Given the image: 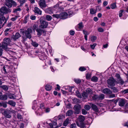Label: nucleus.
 Here are the masks:
<instances>
[{"mask_svg": "<svg viewBox=\"0 0 128 128\" xmlns=\"http://www.w3.org/2000/svg\"><path fill=\"white\" fill-rule=\"evenodd\" d=\"M12 22H8L7 25V26L8 27H11L12 26Z\"/></svg>", "mask_w": 128, "mask_h": 128, "instance_id": "obj_60", "label": "nucleus"}, {"mask_svg": "<svg viewBox=\"0 0 128 128\" xmlns=\"http://www.w3.org/2000/svg\"><path fill=\"white\" fill-rule=\"evenodd\" d=\"M30 18L32 20H34L36 19V17L34 16H30Z\"/></svg>", "mask_w": 128, "mask_h": 128, "instance_id": "obj_59", "label": "nucleus"}, {"mask_svg": "<svg viewBox=\"0 0 128 128\" xmlns=\"http://www.w3.org/2000/svg\"><path fill=\"white\" fill-rule=\"evenodd\" d=\"M73 111L72 110H69L67 112L66 114L68 116H70L72 115L73 114Z\"/></svg>", "mask_w": 128, "mask_h": 128, "instance_id": "obj_31", "label": "nucleus"}, {"mask_svg": "<svg viewBox=\"0 0 128 128\" xmlns=\"http://www.w3.org/2000/svg\"><path fill=\"white\" fill-rule=\"evenodd\" d=\"M2 88L4 90H7L8 89V88L6 86H2Z\"/></svg>", "mask_w": 128, "mask_h": 128, "instance_id": "obj_53", "label": "nucleus"}, {"mask_svg": "<svg viewBox=\"0 0 128 128\" xmlns=\"http://www.w3.org/2000/svg\"><path fill=\"white\" fill-rule=\"evenodd\" d=\"M40 25L39 26V27L42 28H46L48 25V22L44 20H40Z\"/></svg>", "mask_w": 128, "mask_h": 128, "instance_id": "obj_6", "label": "nucleus"}, {"mask_svg": "<svg viewBox=\"0 0 128 128\" xmlns=\"http://www.w3.org/2000/svg\"><path fill=\"white\" fill-rule=\"evenodd\" d=\"M6 5L9 8H11L12 6H16V3L13 0H5Z\"/></svg>", "mask_w": 128, "mask_h": 128, "instance_id": "obj_4", "label": "nucleus"}, {"mask_svg": "<svg viewBox=\"0 0 128 128\" xmlns=\"http://www.w3.org/2000/svg\"><path fill=\"white\" fill-rule=\"evenodd\" d=\"M7 20L6 19L4 16H0V24H2L3 23V22H4V23L2 25L3 26H4V24L6 23Z\"/></svg>", "mask_w": 128, "mask_h": 128, "instance_id": "obj_14", "label": "nucleus"}, {"mask_svg": "<svg viewBox=\"0 0 128 128\" xmlns=\"http://www.w3.org/2000/svg\"><path fill=\"white\" fill-rule=\"evenodd\" d=\"M92 98L93 100H98V96L96 94H94L92 96Z\"/></svg>", "mask_w": 128, "mask_h": 128, "instance_id": "obj_34", "label": "nucleus"}, {"mask_svg": "<svg viewBox=\"0 0 128 128\" xmlns=\"http://www.w3.org/2000/svg\"><path fill=\"white\" fill-rule=\"evenodd\" d=\"M91 80L94 82H96L98 80V78L95 76H94L91 79Z\"/></svg>", "mask_w": 128, "mask_h": 128, "instance_id": "obj_32", "label": "nucleus"}, {"mask_svg": "<svg viewBox=\"0 0 128 128\" xmlns=\"http://www.w3.org/2000/svg\"><path fill=\"white\" fill-rule=\"evenodd\" d=\"M21 10V9L19 8H18L14 9L13 10V12L14 13H17L18 12H20Z\"/></svg>", "mask_w": 128, "mask_h": 128, "instance_id": "obj_33", "label": "nucleus"}, {"mask_svg": "<svg viewBox=\"0 0 128 128\" xmlns=\"http://www.w3.org/2000/svg\"><path fill=\"white\" fill-rule=\"evenodd\" d=\"M10 68L8 66H4L2 69V71L4 74H7L9 72Z\"/></svg>", "mask_w": 128, "mask_h": 128, "instance_id": "obj_8", "label": "nucleus"}, {"mask_svg": "<svg viewBox=\"0 0 128 128\" xmlns=\"http://www.w3.org/2000/svg\"><path fill=\"white\" fill-rule=\"evenodd\" d=\"M3 114H4L6 118H10L11 117V115L10 114L5 110H4Z\"/></svg>", "mask_w": 128, "mask_h": 128, "instance_id": "obj_19", "label": "nucleus"}, {"mask_svg": "<svg viewBox=\"0 0 128 128\" xmlns=\"http://www.w3.org/2000/svg\"><path fill=\"white\" fill-rule=\"evenodd\" d=\"M36 30L37 32V34L39 36L41 35L42 32H44L43 30L38 28L36 29Z\"/></svg>", "mask_w": 128, "mask_h": 128, "instance_id": "obj_22", "label": "nucleus"}, {"mask_svg": "<svg viewBox=\"0 0 128 128\" xmlns=\"http://www.w3.org/2000/svg\"><path fill=\"white\" fill-rule=\"evenodd\" d=\"M26 0H20V5H22L23 4L25 3L26 1Z\"/></svg>", "mask_w": 128, "mask_h": 128, "instance_id": "obj_55", "label": "nucleus"}, {"mask_svg": "<svg viewBox=\"0 0 128 128\" xmlns=\"http://www.w3.org/2000/svg\"><path fill=\"white\" fill-rule=\"evenodd\" d=\"M0 100H7L8 98L7 96L5 94L3 95H0Z\"/></svg>", "mask_w": 128, "mask_h": 128, "instance_id": "obj_24", "label": "nucleus"}, {"mask_svg": "<svg viewBox=\"0 0 128 128\" xmlns=\"http://www.w3.org/2000/svg\"><path fill=\"white\" fill-rule=\"evenodd\" d=\"M79 70L80 71L82 72L86 70V69L84 66H81L79 68Z\"/></svg>", "mask_w": 128, "mask_h": 128, "instance_id": "obj_40", "label": "nucleus"}, {"mask_svg": "<svg viewBox=\"0 0 128 128\" xmlns=\"http://www.w3.org/2000/svg\"><path fill=\"white\" fill-rule=\"evenodd\" d=\"M104 95L103 94H100L99 96H98V100L103 99L104 98Z\"/></svg>", "mask_w": 128, "mask_h": 128, "instance_id": "obj_29", "label": "nucleus"}, {"mask_svg": "<svg viewBox=\"0 0 128 128\" xmlns=\"http://www.w3.org/2000/svg\"><path fill=\"white\" fill-rule=\"evenodd\" d=\"M86 92L88 94H89L92 91V90L90 88H88L86 90Z\"/></svg>", "mask_w": 128, "mask_h": 128, "instance_id": "obj_51", "label": "nucleus"}, {"mask_svg": "<svg viewBox=\"0 0 128 128\" xmlns=\"http://www.w3.org/2000/svg\"><path fill=\"white\" fill-rule=\"evenodd\" d=\"M11 11V9L7 8L5 7H3L0 9V14L3 15L4 14H6L10 12Z\"/></svg>", "mask_w": 128, "mask_h": 128, "instance_id": "obj_3", "label": "nucleus"}, {"mask_svg": "<svg viewBox=\"0 0 128 128\" xmlns=\"http://www.w3.org/2000/svg\"><path fill=\"white\" fill-rule=\"evenodd\" d=\"M117 84H120L121 85L124 84V81L122 80L121 78L117 79Z\"/></svg>", "mask_w": 128, "mask_h": 128, "instance_id": "obj_26", "label": "nucleus"}, {"mask_svg": "<svg viewBox=\"0 0 128 128\" xmlns=\"http://www.w3.org/2000/svg\"><path fill=\"white\" fill-rule=\"evenodd\" d=\"M84 34L85 35H88L89 34V33L86 31L84 30L83 31Z\"/></svg>", "mask_w": 128, "mask_h": 128, "instance_id": "obj_57", "label": "nucleus"}, {"mask_svg": "<svg viewBox=\"0 0 128 128\" xmlns=\"http://www.w3.org/2000/svg\"><path fill=\"white\" fill-rule=\"evenodd\" d=\"M74 81L76 83L78 84L80 83L81 82V80L79 79L74 80Z\"/></svg>", "mask_w": 128, "mask_h": 128, "instance_id": "obj_47", "label": "nucleus"}, {"mask_svg": "<svg viewBox=\"0 0 128 128\" xmlns=\"http://www.w3.org/2000/svg\"><path fill=\"white\" fill-rule=\"evenodd\" d=\"M98 31L100 32H103L104 31L103 29L101 28H99L98 29Z\"/></svg>", "mask_w": 128, "mask_h": 128, "instance_id": "obj_48", "label": "nucleus"}, {"mask_svg": "<svg viewBox=\"0 0 128 128\" xmlns=\"http://www.w3.org/2000/svg\"><path fill=\"white\" fill-rule=\"evenodd\" d=\"M85 119V118L84 116L82 115H80L77 118V121L76 122L82 123L84 121Z\"/></svg>", "mask_w": 128, "mask_h": 128, "instance_id": "obj_12", "label": "nucleus"}, {"mask_svg": "<svg viewBox=\"0 0 128 128\" xmlns=\"http://www.w3.org/2000/svg\"><path fill=\"white\" fill-rule=\"evenodd\" d=\"M91 40L92 42H94V41L96 39V37L94 36H92L91 38Z\"/></svg>", "mask_w": 128, "mask_h": 128, "instance_id": "obj_42", "label": "nucleus"}, {"mask_svg": "<svg viewBox=\"0 0 128 128\" xmlns=\"http://www.w3.org/2000/svg\"><path fill=\"white\" fill-rule=\"evenodd\" d=\"M110 95L109 96V97L110 98H113L115 97V95L114 94H110Z\"/></svg>", "mask_w": 128, "mask_h": 128, "instance_id": "obj_63", "label": "nucleus"}, {"mask_svg": "<svg viewBox=\"0 0 128 128\" xmlns=\"http://www.w3.org/2000/svg\"><path fill=\"white\" fill-rule=\"evenodd\" d=\"M40 109L41 110H42V113L44 112H48V109L47 108H45L44 104H41L40 105Z\"/></svg>", "mask_w": 128, "mask_h": 128, "instance_id": "obj_11", "label": "nucleus"}, {"mask_svg": "<svg viewBox=\"0 0 128 128\" xmlns=\"http://www.w3.org/2000/svg\"><path fill=\"white\" fill-rule=\"evenodd\" d=\"M68 14L66 12H63L60 14V18L64 19L68 18Z\"/></svg>", "mask_w": 128, "mask_h": 128, "instance_id": "obj_13", "label": "nucleus"}, {"mask_svg": "<svg viewBox=\"0 0 128 128\" xmlns=\"http://www.w3.org/2000/svg\"><path fill=\"white\" fill-rule=\"evenodd\" d=\"M76 124L77 126L81 128H84L85 127V126L83 122L80 123V124L78 122H76Z\"/></svg>", "mask_w": 128, "mask_h": 128, "instance_id": "obj_25", "label": "nucleus"}, {"mask_svg": "<svg viewBox=\"0 0 128 128\" xmlns=\"http://www.w3.org/2000/svg\"><path fill=\"white\" fill-rule=\"evenodd\" d=\"M76 95L79 98H82L78 90H77L76 92Z\"/></svg>", "mask_w": 128, "mask_h": 128, "instance_id": "obj_38", "label": "nucleus"}, {"mask_svg": "<svg viewBox=\"0 0 128 128\" xmlns=\"http://www.w3.org/2000/svg\"><path fill=\"white\" fill-rule=\"evenodd\" d=\"M111 8L112 9H114L116 8V3H114L110 5Z\"/></svg>", "mask_w": 128, "mask_h": 128, "instance_id": "obj_35", "label": "nucleus"}, {"mask_svg": "<svg viewBox=\"0 0 128 128\" xmlns=\"http://www.w3.org/2000/svg\"><path fill=\"white\" fill-rule=\"evenodd\" d=\"M82 94L83 97L84 98H86L88 97L87 93L85 92H83Z\"/></svg>", "mask_w": 128, "mask_h": 128, "instance_id": "obj_39", "label": "nucleus"}, {"mask_svg": "<svg viewBox=\"0 0 128 128\" xmlns=\"http://www.w3.org/2000/svg\"><path fill=\"white\" fill-rule=\"evenodd\" d=\"M124 12V10H122L119 11V16L121 17L122 15V13Z\"/></svg>", "mask_w": 128, "mask_h": 128, "instance_id": "obj_50", "label": "nucleus"}, {"mask_svg": "<svg viewBox=\"0 0 128 128\" xmlns=\"http://www.w3.org/2000/svg\"><path fill=\"white\" fill-rule=\"evenodd\" d=\"M91 77V74H86V78L88 80L90 79Z\"/></svg>", "mask_w": 128, "mask_h": 128, "instance_id": "obj_46", "label": "nucleus"}, {"mask_svg": "<svg viewBox=\"0 0 128 128\" xmlns=\"http://www.w3.org/2000/svg\"><path fill=\"white\" fill-rule=\"evenodd\" d=\"M69 119L67 118L64 122L63 125L65 126H66L69 124Z\"/></svg>", "mask_w": 128, "mask_h": 128, "instance_id": "obj_28", "label": "nucleus"}, {"mask_svg": "<svg viewBox=\"0 0 128 128\" xmlns=\"http://www.w3.org/2000/svg\"><path fill=\"white\" fill-rule=\"evenodd\" d=\"M115 77H116L117 79L121 78L120 75L118 74H116L115 75Z\"/></svg>", "mask_w": 128, "mask_h": 128, "instance_id": "obj_58", "label": "nucleus"}, {"mask_svg": "<svg viewBox=\"0 0 128 128\" xmlns=\"http://www.w3.org/2000/svg\"><path fill=\"white\" fill-rule=\"evenodd\" d=\"M10 41L11 40L9 38H4V39L3 42L4 43H6L8 45H9V44L10 42Z\"/></svg>", "mask_w": 128, "mask_h": 128, "instance_id": "obj_21", "label": "nucleus"}, {"mask_svg": "<svg viewBox=\"0 0 128 128\" xmlns=\"http://www.w3.org/2000/svg\"><path fill=\"white\" fill-rule=\"evenodd\" d=\"M122 93H124V94L128 93V89L122 90Z\"/></svg>", "mask_w": 128, "mask_h": 128, "instance_id": "obj_56", "label": "nucleus"}, {"mask_svg": "<svg viewBox=\"0 0 128 128\" xmlns=\"http://www.w3.org/2000/svg\"><path fill=\"white\" fill-rule=\"evenodd\" d=\"M96 44L94 43L93 45H90V46L92 49H94V48L95 46H96Z\"/></svg>", "mask_w": 128, "mask_h": 128, "instance_id": "obj_52", "label": "nucleus"}, {"mask_svg": "<svg viewBox=\"0 0 128 128\" xmlns=\"http://www.w3.org/2000/svg\"><path fill=\"white\" fill-rule=\"evenodd\" d=\"M92 109L96 112H98L99 111V109L97 106L93 104L90 103V104Z\"/></svg>", "mask_w": 128, "mask_h": 128, "instance_id": "obj_16", "label": "nucleus"}, {"mask_svg": "<svg viewBox=\"0 0 128 128\" xmlns=\"http://www.w3.org/2000/svg\"><path fill=\"white\" fill-rule=\"evenodd\" d=\"M126 103V102L124 99H121L119 100L118 102V105L121 106H124Z\"/></svg>", "mask_w": 128, "mask_h": 128, "instance_id": "obj_17", "label": "nucleus"}, {"mask_svg": "<svg viewBox=\"0 0 128 128\" xmlns=\"http://www.w3.org/2000/svg\"><path fill=\"white\" fill-rule=\"evenodd\" d=\"M56 86H57V88H55V90H60V86H59L58 84H57L56 85Z\"/></svg>", "mask_w": 128, "mask_h": 128, "instance_id": "obj_64", "label": "nucleus"}, {"mask_svg": "<svg viewBox=\"0 0 128 128\" xmlns=\"http://www.w3.org/2000/svg\"><path fill=\"white\" fill-rule=\"evenodd\" d=\"M20 37L21 35L19 33L17 32L16 33L15 35H13L12 36V38L14 40H16L18 39Z\"/></svg>", "mask_w": 128, "mask_h": 128, "instance_id": "obj_15", "label": "nucleus"}, {"mask_svg": "<svg viewBox=\"0 0 128 128\" xmlns=\"http://www.w3.org/2000/svg\"><path fill=\"white\" fill-rule=\"evenodd\" d=\"M49 125L50 126L51 128H58L62 126V124H60L59 126H56L54 128H53V124L52 123H50L49 124Z\"/></svg>", "mask_w": 128, "mask_h": 128, "instance_id": "obj_36", "label": "nucleus"}, {"mask_svg": "<svg viewBox=\"0 0 128 128\" xmlns=\"http://www.w3.org/2000/svg\"><path fill=\"white\" fill-rule=\"evenodd\" d=\"M8 45L3 42L0 44V49H4L6 51H8L10 48L8 47Z\"/></svg>", "mask_w": 128, "mask_h": 128, "instance_id": "obj_7", "label": "nucleus"}, {"mask_svg": "<svg viewBox=\"0 0 128 128\" xmlns=\"http://www.w3.org/2000/svg\"><path fill=\"white\" fill-rule=\"evenodd\" d=\"M81 109V106L80 104H78L75 105L74 107V109L75 111L74 114H79L80 112Z\"/></svg>", "mask_w": 128, "mask_h": 128, "instance_id": "obj_5", "label": "nucleus"}, {"mask_svg": "<svg viewBox=\"0 0 128 128\" xmlns=\"http://www.w3.org/2000/svg\"><path fill=\"white\" fill-rule=\"evenodd\" d=\"M2 106L4 108H6L7 106V105L5 102H2Z\"/></svg>", "mask_w": 128, "mask_h": 128, "instance_id": "obj_62", "label": "nucleus"}, {"mask_svg": "<svg viewBox=\"0 0 128 128\" xmlns=\"http://www.w3.org/2000/svg\"><path fill=\"white\" fill-rule=\"evenodd\" d=\"M116 82V80L113 77H110L107 81L108 87L110 88V87L114 86L115 85Z\"/></svg>", "mask_w": 128, "mask_h": 128, "instance_id": "obj_1", "label": "nucleus"}, {"mask_svg": "<svg viewBox=\"0 0 128 128\" xmlns=\"http://www.w3.org/2000/svg\"><path fill=\"white\" fill-rule=\"evenodd\" d=\"M84 26L82 22H80L78 24V30H81L84 27Z\"/></svg>", "mask_w": 128, "mask_h": 128, "instance_id": "obj_23", "label": "nucleus"}, {"mask_svg": "<svg viewBox=\"0 0 128 128\" xmlns=\"http://www.w3.org/2000/svg\"><path fill=\"white\" fill-rule=\"evenodd\" d=\"M31 44L33 46L35 47H37L38 45V43L32 41Z\"/></svg>", "mask_w": 128, "mask_h": 128, "instance_id": "obj_37", "label": "nucleus"}, {"mask_svg": "<svg viewBox=\"0 0 128 128\" xmlns=\"http://www.w3.org/2000/svg\"><path fill=\"white\" fill-rule=\"evenodd\" d=\"M84 108L87 110H89L91 108L90 106L88 104L85 105Z\"/></svg>", "mask_w": 128, "mask_h": 128, "instance_id": "obj_41", "label": "nucleus"}, {"mask_svg": "<svg viewBox=\"0 0 128 128\" xmlns=\"http://www.w3.org/2000/svg\"><path fill=\"white\" fill-rule=\"evenodd\" d=\"M52 16L53 17L56 18H60V14H54Z\"/></svg>", "mask_w": 128, "mask_h": 128, "instance_id": "obj_44", "label": "nucleus"}, {"mask_svg": "<svg viewBox=\"0 0 128 128\" xmlns=\"http://www.w3.org/2000/svg\"><path fill=\"white\" fill-rule=\"evenodd\" d=\"M8 103L9 104L13 106H14L16 104V102L12 100L9 101Z\"/></svg>", "mask_w": 128, "mask_h": 128, "instance_id": "obj_30", "label": "nucleus"}, {"mask_svg": "<svg viewBox=\"0 0 128 128\" xmlns=\"http://www.w3.org/2000/svg\"><path fill=\"white\" fill-rule=\"evenodd\" d=\"M39 4L40 7L42 9L46 6L44 0H40L39 2Z\"/></svg>", "mask_w": 128, "mask_h": 128, "instance_id": "obj_9", "label": "nucleus"}, {"mask_svg": "<svg viewBox=\"0 0 128 128\" xmlns=\"http://www.w3.org/2000/svg\"><path fill=\"white\" fill-rule=\"evenodd\" d=\"M34 12L35 13H36L40 15L42 14V12L37 7H35L34 8Z\"/></svg>", "mask_w": 128, "mask_h": 128, "instance_id": "obj_18", "label": "nucleus"}, {"mask_svg": "<svg viewBox=\"0 0 128 128\" xmlns=\"http://www.w3.org/2000/svg\"><path fill=\"white\" fill-rule=\"evenodd\" d=\"M90 12L91 14H93L96 13V12L94 11L93 8H91L90 10Z\"/></svg>", "mask_w": 128, "mask_h": 128, "instance_id": "obj_43", "label": "nucleus"}, {"mask_svg": "<svg viewBox=\"0 0 128 128\" xmlns=\"http://www.w3.org/2000/svg\"><path fill=\"white\" fill-rule=\"evenodd\" d=\"M18 18V16H16L15 17L12 18H11V20L13 21L15 20Z\"/></svg>", "mask_w": 128, "mask_h": 128, "instance_id": "obj_61", "label": "nucleus"}, {"mask_svg": "<svg viewBox=\"0 0 128 128\" xmlns=\"http://www.w3.org/2000/svg\"><path fill=\"white\" fill-rule=\"evenodd\" d=\"M102 92L106 94H110L112 93V91L108 88H106L103 89L102 91Z\"/></svg>", "mask_w": 128, "mask_h": 128, "instance_id": "obj_10", "label": "nucleus"}, {"mask_svg": "<svg viewBox=\"0 0 128 128\" xmlns=\"http://www.w3.org/2000/svg\"><path fill=\"white\" fill-rule=\"evenodd\" d=\"M110 88L112 90L113 92L114 93L117 92L118 91V90L117 88L114 86L110 87Z\"/></svg>", "mask_w": 128, "mask_h": 128, "instance_id": "obj_27", "label": "nucleus"}, {"mask_svg": "<svg viewBox=\"0 0 128 128\" xmlns=\"http://www.w3.org/2000/svg\"><path fill=\"white\" fill-rule=\"evenodd\" d=\"M37 105L36 104H34L32 106V109L34 110H36V108H37Z\"/></svg>", "mask_w": 128, "mask_h": 128, "instance_id": "obj_54", "label": "nucleus"}, {"mask_svg": "<svg viewBox=\"0 0 128 128\" xmlns=\"http://www.w3.org/2000/svg\"><path fill=\"white\" fill-rule=\"evenodd\" d=\"M16 95L10 93L8 95V97L10 99H16Z\"/></svg>", "mask_w": 128, "mask_h": 128, "instance_id": "obj_20", "label": "nucleus"}, {"mask_svg": "<svg viewBox=\"0 0 128 128\" xmlns=\"http://www.w3.org/2000/svg\"><path fill=\"white\" fill-rule=\"evenodd\" d=\"M32 30L30 28H28L25 31H22V33L23 35L25 34L27 38L30 39L32 38L31 33L32 32Z\"/></svg>", "mask_w": 128, "mask_h": 128, "instance_id": "obj_2", "label": "nucleus"}, {"mask_svg": "<svg viewBox=\"0 0 128 128\" xmlns=\"http://www.w3.org/2000/svg\"><path fill=\"white\" fill-rule=\"evenodd\" d=\"M82 113L84 115L86 114L87 113V112L84 109H82Z\"/></svg>", "mask_w": 128, "mask_h": 128, "instance_id": "obj_49", "label": "nucleus"}, {"mask_svg": "<svg viewBox=\"0 0 128 128\" xmlns=\"http://www.w3.org/2000/svg\"><path fill=\"white\" fill-rule=\"evenodd\" d=\"M76 125L75 123H73L70 125V128H76Z\"/></svg>", "mask_w": 128, "mask_h": 128, "instance_id": "obj_45", "label": "nucleus"}]
</instances>
